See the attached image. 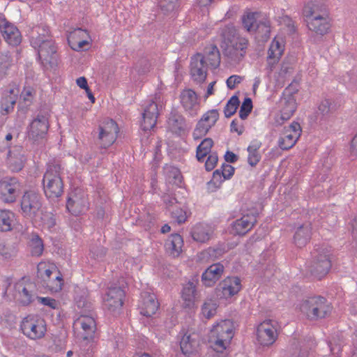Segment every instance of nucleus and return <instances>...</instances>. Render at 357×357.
Masks as SVG:
<instances>
[{"instance_id":"nucleus-47","label":"nucleus","mask_w":357,"mask_h":357,"mask_svg":"<svg viewBox=\"0 0 357 357\" xmlns=\"http://www.w3.org/2000/svg\"><path fill=\"white\" fill-rule=\"evenodd\" d=\"M218 307L215 300L206 299L202 307V313L205 318L211 319L216 314Z\"/></svg>"},{"instance_id":"nucleus-46","label":"nucleus","mask_w":357,"mask_h":357,"mask_svg":"<svg viewBox=\"0 0 357 357\" xmlns=\"http://www.w3.org/2000/svg\"><path fill=\"white\" fill-rule=\"evenodd\" d=\"M43 285L51 292H59L62 289L63 280L60 272L57 273L53 277L44 280Z\"/></svg>"},{"instance_id":"nucleus-19","label":"nucleus","mask_w":357,"mask_h":357,"mask_svg":"<svg viewBox=\"0 0 357 357\" xmlns=\"http://www.w3.org/2000/svg\"><path fill=\"white\" fill-rule=\"evenodd\" d=\"M66 208L74 215H79L89 208L88 196L81 190H76L69 196Z\"/></svg>"},{"instance_id":"nucleus-59","label":"nucleus","mask_w":357,"mask_h":357,"mask_svg":"<svg viewBox=\"0 0 357 357\" xmlns=\"http://www.w3.org/2000/svg\"><path fill=\"white\" fill-rule=\"evenodd\" d=\"M231 132H237L238 135H241L244 131V128L242 124L239 123L237 119H234L230 125Z\"/></svg>"},{"instance_id":"nucleus-39","label":"nucleus","mask_w":357,"mask_h":357,"mask_svg":"<svg viewBox=\"0 0 357 357\" xmlns=\"http://www.w3.org/2000/svg\"><path fill=\"white\" fill-rule=\"evenodd\" d=\"M32 219L39 226L48 230H51L56 225L54 214L51 212L44 211L43 209H40Z\"/></svg>"},{"instance_id":"nucleus-27","label":"nucleus","mask_w":357,"mask_h":357,"mask_svg":"<svg viewBox=\"0 0 357 357\" xmlns=\"http://www.w3.org/2000/svg\"><path fill=\"white\" fill-rule=\"evenodd\" d=\"M248 40L244 37H236L227 49L228 56L234 61H240L246 54Z\"/></svg>"},{"instance_id":"nucleus-52","label":"nucleus","mask_w":357,"mask_h":357,"mask_svg":"<svg viewBox=\"0 0 357 357\" xmlns=\"http://www.w3.org/2000/svg\"><path fill=\"white\" fill-rule=\"evenodd\" d=\"M290 350L292 351V355L295 357H309L310 356L308 351L300 349L299 344L296 340L292 342Z\"/></svg>"},{"instance_id":"nucleus-20","label":"nucleus","mask_w":357,"mask_h":357,"mask_svg":"<svg viewBox=\"0 0 357 357\" xmlns=\"http://www.w3.org/2000/svg\"><path fill=\"white\" fill-rule=\"evenodd\" d=\"M20 190V183L16 178H6L0 182V195L6 203L15 202Z\"/></svg>"},{"instance_id":"nucleus-23","label":"nucleus","mask_w":357,"mask_h":357,"mask_svg":"<svg viewBox=\"0 0 357 357\" xmlns=\"http://www.w3.org/2000/svg\"><path fill=\"white\" fill-rule=\"evenodd\" d=\"M181 102L185 111L195 116L200 109L197 94L192 89L183 90L181 94Z\"/></svg>"},{"instance_id":"nucleus-37","label":"nucleus","mask_w":357,"mask_h":357,"mask_svg":"<svg viewBox=\"0 0 357 357\" xmlns=\"http://www.w3.org/2000/svg\"><path fill=\"white\" fill-rule=\"evenodd\" d=\"M213 231L207 225L199 223L193 227L191 236L194 241L199 243H206L211 237Z\"/></svg>"},{"instance_id":"nucleus-28","label":"nucleus","mask_w":357,"mask_h":357,"mask_svg":"<svg viewBox=\"0 0 357 357\" xmlns=\"http://www.w3.org/2000/svg\"><path fill=\"white\" fill-rule=\"evenodd\" d=\"M285 47V41L282 36H277L272 40L268 50L267 59L269 63H277L282 57Z\"/></svg>"},{"instance_id":"nucleus-11","label":"nucleus","mask_w":357,"mask_h":357,"mask_svg":"<svg viewBox=\"0 0 357 357\" xmlns=\"http://www.w3.org/2000/svg\"><path fill=\"white\" fill-rule=\"evenodd\" d=\"M302 133L301 125L293 121L289 126L284 128L278 139V146L283 151H287L295 146Z\"/></svg>"},{"instance_id":"nucleus-42","label":"nucleus","mask_w":357,"mask_h":357,"mask_svg":"<svg viewBox=\"0 0 357 357\" xmlns=\"http://www.w3.org/2000/svg\"><path fill=\"white\" fill-rule=\"evenodd\" d=\"M261 146V142L253 140L247 148L248 153V162L251 167H255L261 160V155L259 153V149Z\"/></svg>"},{"instance_id":"nucleus-17","label":"nucleus","mask_w":357,"mask_h":357,"mask_svg":"<svg viewBox=\"0 0 357 357\" xmlns=\"http://www.w3.org/2000/svg\"><path fill=\"white\" fill-rule=\"evenodd\" d=\"M68 42L72 50L81 52L90 48L92 39L87 30L79 28L69 33Z\"/></svg>"},{"instance_id":"nucleus-35","label":"nucleus","mask_w":357,"mask_h":357,"mask_svg":"<svg viewBox=\"0 0 357 357\" xmlns=\"http://www.w3.org/2000/svg\"><path fill=\"white\" fill-rule=\"evenodd\" d=\"M204 64L206 67L216 68L220 63V54L218 48L213 45L207 46L204 49V54H202Z\"/></svg>"},{"instance_id":"nucleus-26","label":"nucleus","mask_w":357,"mask_h":357,"mask_svg":"<svg viewBox=\"0 0 357 357\" xmlns=\"http://www.w3.org/2000/svg\"><path fill=\"white\" fill-rule=\"evenodd\" d=\"M142 301L139 305L140 314L145 317L155 314L159 307V303L153 294L144 292L142 294Z\"/></svg>"},{"instance_id":"nucleus-2","label":"nucleus","mask_w":357,"mask_h":357,"mask_svg":"<svg viewBox=\"0 0 357 357\" xmlns=\"http://www.w3.org/2000/svg\"><path fill=\"white\" fill-rule=\"evenodd\" d=\"M333 254L334 249L328 245H321L314 252L307 267L314 278L320 280L328 275L332 268Z\"/></svg>"},{"instance_id":"nucleus-18","label":"nucleus","mask_w":357,"mask_h":357,"mask_svg":"<svg viewBox=\"0 0 357 357\" xmlns=\"http://www.w3.org/2000/svg\"><path fill=\"white\" fill-rule=\"evenodd\" d=\"M126 293L119 287H109L102 297L103 305L108 310L114 312L121 309Z\"/></svg>"},{"instance_id":"nucleus-6","label":"nucleus","mask_w":357,"mask_h":357,"mask_svg":"<svg viewBox=\"0 0 357 357\" xmlns=\"http://www.w3.org/2000/svg\"><path fill=\"white\" fill-rule=\"evenodd\" d=\"M20 329L22 334L31 340L43 339L47 332V322L38 314H29L21 321Z\"/></svg>"},{"instance_id":"nucleus-32","label":"nucleus","mask_w":357,"mask_h":357,"mask_svg":"<svg viewBox=\"0 0 357 357\" xmlns=\"http://www.w3.org/2000/svg\"><path fill=\"white\" fill-rule=\"evenodd\" d=\"M30 43L33 47H37L40 44L46 43V40H52L50 29L45 26H36L30 33Z\"/></svg>"},{"instance_id":"nucleus-50","label":"nucleus","mask_w":357,"mask_h":357,"mask_svg":"<svg viewBox=\"0 0 357 357\" xmlns=\"http://www.w3.org/2000/svg\"><path fill=\"white\" fill-rule=\"evenodd\" d=\"M255 31L257 32L259 35L261 34L262 40H266L269 38L271 33L270 22L265 21L259 23Z\"/></svg>"},{"instance_id":"nucleus-62","label":"nucleus","mask_w":357,"mask_h":357,"mask_svg":"<svg viewBox=\"0 0 357 357\" xmlns=\"http://www.w3.org/2000/svg\"><path fill=\"white\" fill-rule=\"evenodd\" d=\"M15 104V100H11L9 101V105H6L4 103H2L1 106V114L3 115H6L10 112L14 107V105Z\"/></svg>"},{"instance_id":"nucleus-22","label":"nucleus","mask_w":357,"mask_h":357,"mask_svg":"<svg viewBox=\"0 0 357 357\" xmlns=\"http://www.w3.org/2000/svg\"><path fill=\"white\" fill-rule=\"evenodd\" d=\"M0 30L4 40L10 45L17 46L22 41L18 29L6 19L0 20Z\"/></svg>"},{"instance_id":"nucleus-8","label":"nucleus","mask_w":357,"mask_h":357,"mask_svg":"<svg viewBox=\"0 0 357 357\" xmlns=\"http://www.w3.org/2000/svg\"><path fill=\"white\" fill-rule=\"evenodd\" d=\"M278 337L277 323L271 319L261 322L256 328V340L261 347L272 346Z\"/></svg>"},{"instance_id":"nucleus-25","label":"nucleus","mask_w":357,"mask_h":357,"mask_svg":"<svg viewBox=\"0 0 357 357\" xmlns=\"http://www.w3.org/2000/svg\"><path fill=\"white\" fill-rule=\"evenodd\" d=\"M222 296L226 299L237 294L242 288L241 280L238 277H227L220 284Z\"/></svg>"},{"instance_id":"nucleus-14","label":"nucleus","mask_w":357,"mask_h":357,"mask_svg":"<svg viewBox=\"0 0 357 357\" xmlns=\"http://www.w3.org/2000/svg\"><path fill=\"white\" fill-rule=\"evenodd\" d=\"M73 327L77 335L84 340H92L95 337L96 322L91 316L80 315L75 320Z\"/></svg>"},{"instance_id":"nucleus-24","label":"nucleus","mask_w":357,"mask_h":357,"mask_svg":"<svg viewBox=\"0 0 357 357\" xmlns=\"http://www.w3.org/2000/svg\"><path fill=\"white\" fill-rule=\"evenodd\" d=\"M190 75L192 79L197 83H202L207 76V67L204 64L202 54L198 53L191 58Z\"/></svg>"},{"instance_id":"nucleus-33","label":"nucleus","mask_w":357,"mask_h":357,"mask_svg":"<svg viewBox=\"0 0 357 357\" xmlns=\"http://www.w3.org/2000/svg\"><path fill=\"white\" fill-rule=\"evenodd\" d=\"M34 285L31 282H25L22 280L16 284L15 289L17 292V296L22 305H29L32 301V291Z\"/></svg>"},{"instance_id":"nucleus-54","label":"nucleus","mask_w":357,"mask_h":357,"mask_svg":"<svg viewBox=\"0 0 357 357\" xmlns=\"http://www.w3.org/2000/svg\"><path fill=\"white\" fill-rule=\"evenodd\" d=\"M243 80V77L234 75L230 76L227 79V86L229 89H234L236 86L239 84Z\"/></svg>"},{"instance_id":"nucleus-12","label":"nucleus","mask_w":357,"mask_h":357,"mask_svg":"<svg viewBox=\"0 0 357 357\" xmlns=\"http://www.w3.org/2000/svg\"><path fill=\"white\" fill-rule=\"evenodd\" d=\"M219 116V112L215 109L208 110L204 113L193 131V139L198 140L206 136L218 121Z\"/></svg>"},{"instance_id":"nucleus-43","label":"nucleus","mask_w":357,"mask_h":357,"mask_svg":"<svg viewBox=\"0 0 357 357\" xmlns=\"http://www.w3.org/2000/svg\"><path fill=\"white\" fill-rule=\"evenodd\" d=\"M213 146V141L211 138L207 137L201 142L196 151V158L199 162H204L206 157L212 153Z\"/></svg>"},{"instance_id":"nucleus-38","label":"nucleus","mask_w":357,"mask_h":357,"mask_svg":"<svg viewBox=\"0 0 357 357\" xmlns=\"http://www.w3.org/2000/svg\"><path fill=\"white\" fill-rule=\"evenodd\" d=\"M26 159L24 154L19 151H9L7 158L8 167L13 172L21 171L24 165Z\"/></svg>"},{"instance_id":"nucleus-45","label":"nucleus","mask_w":357,"mask_h":357,"mask_svg":"<svg viewBox=\"0 0 357 357\" xmlns=\"http://www.w3.org/2000/svg\"><path fill=\"white\" fill-rule=\"evenodd\" d=\"M15 214L9 210L0 209V231H9L13 229Z\"/></svg>"},{"instance_id":"nucleus-57","label":"nucleus","mask_w":357,"mask_h":357,"mask_svg":"<svg viewBox=\"0 0 357 357\" xmlns=\"http://www.w3.org/2000/svg\"><path fill=\"white\" fill-rule=\"evenodd\" d=\"M35 91L32 87H24L21 93V97L25 102H30L33 99Z\"/></svg>"},{"instance_id":"nucleus-60","label":"nucleus","mask_w":357,"mask_h":357,"mask_svg":"<svg viewBox=\"0 0 357 357\" xmlns=\"http://www.w3.org/2000/svg\"><path fill=\"white\" fill-rule=\"evenodd\" d=\"M330 105L331 103L328 100H324L318 107L319 111L323 115L328 114L330 111Z\"/></svg>"},{"instance_id":"nucleus-44","label":"nucleus","mask_w":357,"mask_h":357,"mask_svg":"<svg viewBox=\"0 0 357 357\" xmlns=\"http://www.w3.org/2000/svg\"><path fill=\"white\" fill-rule=\"evenodd\" d=\"M234 173V168L228 164L222 165L220 169H216L213 174L214 183H222L226 179H229Z\"/></svg>"},{"instance_id":"nucleus-40","label":"nucleus","mask_w":357,"mask_h":357,"mask_svg":"<svg viewBox=\"0 0 357 357\" xmlns=\"http://www.w3.org/2000/svg\"><path fill=\"white\" fill-rule=\"evenodd\" d=\"M60 272L55 264L50 261H40L37 266L38 277L43 282L52 275Z\"/></svg>"},{"instance_id":"nucleus-15","label":"nucleus","mask_w":357,"mask_h":357,"mask_svg":"<svg viewBox=\"0 0 357 357\" xmlns=\"http://www.w3.org/2000/svg\"><path fill=\"white\" fill-rule=\"evenodd\" d=\"M21 209L24 216L32 219L41 209L40 195L33 190L25 192L21 200Z\"/></svg>"},{"instance_id":"nucleus-55","label":"nucleus","mask_w":357,"mask_h":357,"mask_svg":"<svg viewBox=\"0 0 357 357\" xmlns=\"http://www.w3.org/2000/svg\"><path fill=\"white\" fill-rule=\"evenodd\" d=\"M38 301L46 306L50 307L52 309H56L59 307V303L54 298L50 297H38Z\"/></svg>"},{"instance_id":"nucleus-51","label":"nucleus","mask_w":357,"mask_h":357,"mask_svg":"<svg viewBox=\"0 0 357 357\" xmlns=\"http://www.w3.org/2000/svg\"><path fill=\"white\" fill-rule=\"evenodd\" d=\"M252 109V102L250 98H247L243 100L239 111V116L241 119H245Z\"/></svg>"},{"instance_id":"nucleus-13","label":"nucleus","mask_w":357,"mask_h":357,"mask_svg":"<svg viewBox=\"0 0 357 357\" xmlns=\"http://www.w3.org/2000/svg\"><path fill=\"white\" fill-rule=\"evenodd\" d=\"M33 48L38 51V58L44 68L48 69L57 66L56 47L53 40H46V43Z\"/></svg>"},{"instance_id":"nucleus-30","label":"nucleus","mask_w":357,"mask_h":357,"mask_svg":"<svg viewBox=\"0 0 357 357\" xmlns=\"http://www.w3.org/2000/svg\"><path fill=\"white\" fill-rule=\"evenodd\" d=\"M197 299L196 285L189 281L181 290L182 305L185 308L192 309L195 307Z\"/></svg>"},{"instance_id":"nucleus-48","label":"nucleus","mask_w":357,"mask_h":357,"mask_svg":"<svg viewBox=\"0 0 357 357\" xmlns=\"http://www.w3.org/2000/svg\"><path fill=\"white\" fill-rule=\"evenodd\" d=\"M259 15L258 13H248L246 15H243L242 22L244 28L248 31H255L257 29V17Z\"/></svg>"},{"instance_id":"nucleus-41","label":"nucleus","mask_w":357,"mask_h":357,"mask_svg":"<svg viewBox=\"0 0 357 357\" xmlns=\"http://www.w3.org/2000/svg\"><path fill=\"white\" fill-rule=\"evenodd\" d=\"M27 247L33 257H40L44 251L43 241L39 235L36 233L30 234Z\"/></svg>"},{"instance_id":"nucleus-5","label":"nucleus","mask_w":357,"mask_h":357,"mask_svg":"<svg viewBox=\"0 0 357 357\" xmlns=\"http://www.w3.org/2000/svg\"><path fill=\"white\" fill-rule=\"evenodd\" d=\"M43 190L48 199H54L61 197L63 192V182L61 177V166L50 165L43 179Z\"/></svg>"},{"instance_id":"nucleus-10","label":"nucleus","mask_w":357,"mask_h":357,"mask_svg":"<svg viewBox=\"0 0 357 357\" xmlns=\"http://www.w3.org/2000/svg\"><path fill=\"white\" fill-rule=\"evenodd\" d=\"M119 131V126L114 120L107 119L102 121L98 126V135L101 147L106 149L112 146L117 138Z\"/></svg>"},{"instance_id":"nucleus-7","label":"nucleus","mask_w":357,"mask_h":357,"mask_svg":"<svg viewBox=\"0 0 357 357\" xmlns=\"http://www.w3.org/2000/svg\"><path fill=\"white\" fill-rule=\"evenodd\" d=\"M278 107L279 112L275 117V121L277 125H282L293 116L298 107L295 92L291 91L289 86L282 92Z\"/></svg>"},{"instance_id":"nucleus-31","label":"nucleus","mask_w":357,"mask_h":357,"mask_svg":"<svg viewBox=\"0 0 357 357\" xmlns=\"http://www.w3.org/2000/svg\"><path fill=\"white\" fill-rule=\"evenodd\" d=\"M183 239L178 234H172L167 239L165 248L170 256L174 258L180 256L183 252Z\"/></svg>"},{"instance_id":"nucleus-64","label":"nucleus","mask_w":357,"mask_h":357,"mask_svg":"<svg viewBox=\"0 0 357 357\" xmlns=\"http://www.w3.org/2000/svg\"><path fill=\"white\" fill-rule=\"evenodd\" d=\"M77 86L84 90H87L89 87L88 86L87 79L84 77H80L76 79Z\"/></svg>"},{"instance_id":"nucleus-56","label":"nucleus","mask_w":357,"mask_h":357,"mask_svg":"<svg viewBox=\"0 0 357 357\" xmlns=\"http://www.w3.org/2000/svg\"><path fill=\"white\" fill-rule=\"evenodd\" d=\"M172 216L178 223H183L187 220L186 212L182 209H177L172 213Z\"/></svg>"},{"instance_id":"nucleus-34","label":"nucleus","mask_w":357,"mask_h":357,"mask_svg":"<svg viewBox=\"0 0 357 357\" xmlns=\"http://www.w3.org/2000/svg\"><path fill=\"white\" fill-rule=\"evenodd\" d=\"M199 346V335L195 333L185 334L180 342L181 349L184 355H190L197 351Z\"/></svg>"},{"instance_id":"nucleus-58","label":"nucleus","mask_w":357,"mask_h":357,"mask_svg":"<svg viewBox=\"0 0 357 357\" xmlns=\"http://www.w3.org/2000/svg\"><path fill=\"white\" fill-rule=\"evenodd\" d=\"M75 291H76V293H78V291H79L82 294L80 298L79 297L78 295H77L76 297H75V300H76V301L77 303L78 306L79 307H84V301L82 302V298H84V299L87 298L88 294H89L87 289H85V288H83V289L77 288Z\"/></svg>"},{"instance_id":"nucleus-63","label":"nucleus","mask_w":357,"mask_h":357,"mask_svg":"<svg viewBox=\"0 0 357 357\" xmlns=\"http://www.w3.org/2000/svg\"><path fill=\"white\" fill-rule=\"evenodd\" d=\"M350 153L352 155L357 156V132L351 139L350 144Z\"/></svg>"},{"instance_id":"nucleus-4","label":"nucleus","mask_w":357,"mask_h":357,"mask_svg":"<svg viewBox=\"0 0 357 357\" xmlns=\"http://www.w3.org/2000/svg\"><path fill=\"white\" fill-rule=\"evenodd\" d=\"M307 27L315 33L324 36L331 29V20L326 10L319 12L318 6H305L303 10Z\"/></svg>"},{"instance_id":"nucleus-1","label":"nucleus","mask_w":357,"mask_h":357,"mask_svg":"<svg viewBox=\"0 0 357 357\" xmlns=\"http://www.w3.org/2000/svg\"><path fill=\"white\" fill-rule=\"evenodd\" d=\"M234 336L233 321L229 319L220 320L212 326L208 335V342L213 350L222 353L229 347Z\"/></svg>"},{"instance_id":"nucleus-49","label":"nucleus","mask_w":357,"mask_h":357,"mask_svg":"<svg viewBox=\"0 0 357 357\" xmlns=\"http://www.w3.org/2000/svg\"><path fill=\"white\" fill-rule=\"evenodd\" d=\"M239 105V100L237 96H232L227 102L224 113L226 117H230L235 114Z\"/></svg>"},{"instance_id":"nucleus-21","label":"nucleus","mask_w":357,"mask_h":357,"mask_svg":"<svg viewBox=\"0 0 357 357\" xmlns=\"http://www.w3.org/2000/svg\"><path fill=\"white\" fill-rule=\"evenodd\" d=\"M257 222V216L255 214H245L231 224V232L234 235L243 236L254 227Z\"/></svg>"},{"instance_id":"nucleus-9","label":"nucleus","mask_w":357,"mask_h":357,"mask_svg":"<svg viewBox=\"0 0 357 357\" xmlns=\"http://www.w3.org/2000/svg\"><path fill=\"white\" fill-rule=\"evenodd\" d=\"M164 104L162 95L155 93L153 98L144 109L143 121L141 124L144 130H151L155 127L159 115V108H162Z\"/></svg>"},{"instance_id":"nucleus-36","label":"nucleus","mask_w":357,"mask_h":357,"mask_svg":"<svg viewBox=\"0 0 357 357\" xmlns=\"http://www.w3.org/2000/svg\"><path fill=\"white\" fill-rule=\"evenodd\" d=\"M312 237V226L310 224L303 225L297 228L294 236V243L298 248L305 247Z\"/></svg>"},{"instance_id":"nucleus-29","label":"nucleus","mask_w":357,"mask_h":357,"mask_svg":"<svg viewBox=\"0 0 357 357\" xmlns=\"http://www.w3.org/2000/svg\"><path fill=\"white\" fill-rule=\"evenodd\" d=\"M224 266L220 263L211 265L202 274V281L206 287H212L222 276Z\"/></svg>"},{"instance_id":"nucleus-53","label":"nucleus","mask_w":357,"mask_h":357,"mask_svg":"<svg viewBox=\"0 0 357 357\" xmlns=\"http://www.w3.org/2000/svg\"><path fill=\"white\" fill-rule=\"evenodd\" d=\"M207 156V160L205 162V168L207 171H211L216 166L218 157L215 152L211 153Z\"/></svg>"},{"instance_id":"nucleus-3","label":"nucleus","mask_w":357,"mask_h":357,"mask_svg":"<svg viewBox=\"0 0 357 357\" xmlns=\"http://www.w3.org/2000/svg\"><path fill=\"white\" fill-rule=\"evenodd\" d=\"M299 311L310 321L324 319L328 316L332 310L331 304L327 299L321 296H314L301 301Z\"/></svg>"},{"instance_id":"nucleus-16","label":"nucleus","mask_w":357,"mask_h":357,"mask_svg":"<svg viewBox=\"0 0 357 357\" xmlns=\"http://www.w3.org/2000/svg\"><path fill=\"white\" fill-rule=\"evenodd\" d=\"M50 128L49 121L43 115H38L27 128V137L34 142L46 138Z\"/></svg>"},{"instance_id":"nucleus-61","label":"nucleus","mask_w":357,"mask_h":357,"mask_svg":"<svg viewBox=\"0 0 357 357\" xmlns=\"http://www.w3.org/2000/svg\"><path fill=\"white\" fill-rule=\"evenodd\" d=\"M279 23L281 25L287 26L290 31L294 30V22L291 18L287 15H284L280 18Z\"/></svg>"}]
</instances>
